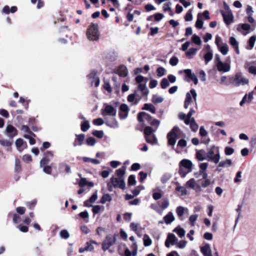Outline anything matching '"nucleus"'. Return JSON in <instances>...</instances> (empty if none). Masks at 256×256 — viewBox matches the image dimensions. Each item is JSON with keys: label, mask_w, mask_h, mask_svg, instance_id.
I'll list each match as a JSON object with an SVG mask.
<instances>
[{"label": "nucleus", "mask_w": 256, "mask_h": 256, "mask_svg": "<svg viewBox=\"0 0 256 256\" xmlns=\"http://www.w3.org/2000/svg\"><path fill=\"white\" fill-rule=\"evenodd\" d=\"M220 158L219 147L212 146L208 150L206 160L217 164L220 162Z\"/></svg>", "instance_id": "1"}, {"label": "nucleus", "mask_w": 256, "mask_h": 256, "mask_svg": "<svg viewBox=\"0 0 256 256\" xmlns=\"http://www.w3.org/2000/svg\"><path fill=\"white\" fill-rule=\"evenodd\" d=\"M86 36L92 41H96L99 39L100 32L98 26L96 24H92L88 28Z\"/></svg>", "instance_id": "2"}, {"label": "nucleus", "mask_w": 256, "mask_h": 256, "mask_svg": "<svg viewBox=\"0 0 256 256\" xmlns=\"http://www.w3.org/2000/svg\"><path fill=\"white\" fill-rule=\"evenodd\" d=\"M216 62V68L218 71L220 72H226L230 70V65L228 62H222L218 54H216L215 56V60Z\"/></svg>", "instance_id": "3"}, {"label": "nucleus", "mask_w": 256, "mask_h": 256, "mask_svg": "<svg viewBox=\"0 0 256 256\" xmlns=\"http://www.w3.org/2000/svg\"><path fill=\"white\" fill-rule=\"evenodd\" d=\"M126 184L124 178L112 177L110 181L108 183V186L110 190L112 186L118 187L122 189L125 188Z\"/></svg>", "instance_id": "4"}, {"label": "nucleus", "mask_w": 256, "mask_h": 256, "mask_svg": "<svg viewBox=\"0 0 256 256\" xmlns=\"http://www.w3.org/2000/svg\"><path fill=\"white\" fill-rule=\"evenodd\" d=\"M116 242V238L114 236L108 235L102 244V249L104 251L108 250L111 246L114 245Z\"/></svg>", "instance_id": "5"}, {"label": "nucleus", "mask_w": 256, "mask_h": 256, "mask_svg": "<svg viewBox=\"0 0 256 256\" xmlns=\"http://www.w3.org/2000/svg\"><path fill=\"white\" fill-rule=\"evenodd\" d=\"M197 94L196 90L194 89L190 90L189 93H188L186 95V98L184 102V107L185 108H188L189 106L192 102V96L193 97L194 100H196Z\"/></svg>", "instance_id": "6"}, {"label": "nucleus", "mask_w": 256, "mask_h": 256, "mask_svg": "<svg viewBox=\"0 0 256 256\" xmlns=\"http://www.w3.org/2000/svg\"><path fill=\"white\" fill-rule=\"evenodd\" d=\"M186 184L188 188L192 189L196 192H200L201 190L200 186L198 184L196 180L194 178H190L186 182Z\"/></svg>", "instance_id": "7"}, {"label": "nucleus", "mask_w": 256, "mask_h": 256, "mask_svg": "<svg viewBox=\"0 0 256 256\" xmlns=\"http://www.w3.org/2000/svg\"><path fill=\"white\" fill-rule=\"evenodd\" d=\"M234 82L236 86H244L248 82V80L244 76L240 73L236 74L235 76Z\"/></svg>", "instance_id": "8"}, {"label": "nucleus", "mask_w": 256, "mask_h": 256, "mask_svg": "<svg viewBox=\"0 0 256 256\" xmlns=\"http://www.w3.org/2000/svg\"><path fill=\"white\" fill-rule=\"evenodd\" d=\"M88 78L90 81L92 85L97 87L100 84V79L97 76V72L95 70H92L88 75Z\"/></svg>", "instance_id": "9"}, {"label": "nucleus", "mask_w": 256, "mask_h": 256, "mask_svg": "<svg viewBox=\"0 0 256 256\" xmlns=\"http://www.w3.org/2000/svg\"><path fill=\"white\" fill-rule=\"evenodd\" d=\"M103 116H114L116 114V110L112 106L106 105L104 110L102 112Z\"/></svg>", "instance_id": "10"}, {"label": "nucleus", "mask_w": 256, "mask_h": 256, "mask_svg": "<svg viewBox=\"0 0 256 256\" xmlns=\"http://www.w3.org/2000/svg\"><path fill=\"white\" fill-rule=\"evenodd\" d=\"M120 110L119 116L120 118L122 119L126 118L129 112L128 106L126 104H122L120 106Z\"/></svg>", "instance_id": "11"}, {"label": "nucleus", "mask_w": 256, "mask_h": 256, "mask_svg": "<svg viewBox=\"0 0 256 256\" xmlns=\"http://www.w3.org/2000/svg\"><path fill=\"white\" fill-rule=\"evenodd\" d=\"M254 92L252 91L248 94H245L240 102V105L242 106L245 103L250 104L254 98Z\"/></svg>", "instance_id": "12"}, {"label": "nucleus", "mask_w": 256, "mask_h": 256, "mask_svg": "<svg viewBox=\"0 0 256 256\" xmlns=\"http://www.w3.org/2000/svg\"><path fill=\"white\" fill-rule=\"evenodd\" d=\"M179 166L184 168L188 170V172H191L192 171V163L190 160L184 159L180 162Z\"/></svg>", "instance_id": "13"}, {"label": "nucleus", "mask_w": 256, "mask_h": 256, "mask_svg": "<svg viewBox=\"0 0 256 256\" xmlns=\"http://www.w3.org/2000/svg\"><path fill=\"white\" fill-rule=\"evenodd\" d=\"M6 134L12 138L17 134L16 129L12 125H7L6 128Z\"/></svg>", "instance_id": "14"}, {"label": "nucleus", "mask_w": 256, "mask_h": 256, "mask_svg": "<svg viewBox=\"0 0 256 256\" xmlns=\"http://www.w3.org/2000/svg\"><path fill=\"white\" fill-rule=\"evenodd\" d=\"M98 190H96L95 192L90 196L88 200H86L84 202V205L86 207H90L92 206L91 203H94L98 199Z\"/></svg>", "instance_id": "15"}, {"label": "nucleus", "mask_w": 256, "mask_h": 256, "mask_svg": "<svg viewBox=\"0 0 256 256\" xmlns=\"http://www.w3.org/2000/svg\"><path fill=\"white\" fill-rule=\"evenodd\" d=\"M200 251L204 256H212L210 246L208 244L202 246Z\"/></svg>", "instance_id": "16"}, {"label": "nucleus", "mask_w": 256, "mask_h": 256, "mask_svg": "<svg viewBox=\"0 0 256 256\" xmlns=\"http://www.w3.org/2000/svg\"><path fill=\"white\" fill-rule=\"evenodd\" d=\"M184 72L187 75V76L190 78L192 81L194 82L195 84H197L198 83V80L194 73L192 72L191 70L186 69L184 70Z\"/></svg>", "instance_id": "17"}, {"label": "nucleus", "mask_w": 256, "mask_h": 256, "mask_svg": "<svg viewBox=\"0 0 256 256\" xmlns=\"http://www.w3.org/2000/svg\"><path fill=\"white\" fill-rule=\"evenodd\" d=\"M16 146L18 150L21 152L26 147V144L24 142V141L21 138H18L16 141Z\"/></svg>", "instance_id": "18"}, {"label": "nucleus", "mask_w": 256, "mask_h": 256, "mask_svg": "<svg viewBox=\"0 0 256 256\" xmlns=\"http://www.w3.org/2000/svg\"><path fill=\"white\" fill-rule=\"evenodd\" d=\"M176 137L177 136L176 135V134H173L172 132H169L167 134L168 144L170 146H174L176 142Z\"/></svg>", "instance_id": "19"}, {"label": "nucleus", "mask_w": 256, "mask_h": 256, "mask_svg": "<svg viewBox=\"0 0 256 256\" xmlns=\"http://www.w3.org/2000/svg\"><path fill=\"white\" fill-rule=\"evenodd\" d=\"M233 164V162L232 160L228 158H226V160L221 161L218 162V167L221 168H228L232 166Z\"/></svg>", "instance_id": "20"}, {"label": "nucleus", "mask_w": 256, "mask_h": 256, "mask_svg": "<svg viewBox=\"0 0 256 256\" xmlns=\"http://www.w3.org/2000/svg\"><path fill=\"white\" fill-rule=\"evenodd\" d=\"M77 138L75 140L74 143V146H81L84 140V134H76Z\"/></svg>", "instance_id": "21"}, {"label": "nucleus", "mask_w": 256, "mask_h": 256, "mask_svg": "<svg viewBox=\"0 0 256 256\" xmlns=\"http://www.w3.org/2000/svg\"><path fill=\"white\" fill-rule=\"evenodd\" d=\"M164 220L166 224H171L175 220L174 214L172 212H169L164 218Z\"/></svg>", "instance_id": "22"}, {"label": "nucleus", "mask_w": 256, "mask_h": 256, "mask_svg": "<svg viewBox=\"0 0 256 256\" xmlns=\"http://www.w3.org/2000/svg\"><path fill=\"white\" fill-rule=\"evenodd\" d=\"M218 48L221 54L224 56L226 55L229 51L228 46L226 43L220 46Z\"/></svg>", "instance_id": "23"}, {"label": "nucleus", "mask_w": 256, "mask_h": 256, "mask_svg": "<svg viewBox=\"0 0 256 256\" xmlns=\"http://www.w3.org/2000/svg\"><path fill=\"white\" fill-rule=\"evenodd\" d=\"M128 70L126 67L124 66H120L118 70V74L120 76L124 77L128 74Z\"/></svg>", "instance_id": "24"}, {"label": "nucleus", "mask_w": 256, "mask_h": 256, "mask_svg": "<svg viewBox=\"0 0 256 256\" xmlns=\"http://www.w3.org/2000/svg\"><path fill=\"white\" fill-rule=\"evenodd\" d=\"M185 212H188V209L183 206H179L176 208V214L180 220H182V216Z\"/></svg>", "instance_id": "25"}, {"label": "nucleus", "mask_w": 256, "mask_h": 256, "mask_svg": "<svg viewBox=\"0 0 256 256\" xmlns=\"http://www.w3.org/2000/svg\"><path fill=\"white\" fill-rule=\"evenodd\" d=\"M186 124H189L192 130L194 132H196L198 128V125L196 123L194 118L190 119L188 123Z\"/></svg>", "instance_id": "26"}, {"label": "nucleus", "mask_w": 256, "mask_h": 256, "mask_svg": "<svg viewBox=\"0 0 256 256\" xmlns=\"http://www.w3.org/2000/svg\"><path fill=\"white\" fill-rule=\"evenodd\" d=\"M106 124L107 126L113 128H116L119 126V124L115 118H113L112 120H107Z\"/></svg>", "instance_id": "27"}, {"label": "nucleus", "mask_w": 256, "mask_h": 256, "mask_svg": "<svg viewBox=\"0 0 256 256\" xmlns=\"http://www.w3.org/2000/svg\"><path fill=\"white\" fill-rule=\"evenodd\" d=\"M146 141L152 144H157L158 140L155 134H152L148 136H146Z\"/></svg>", "instance_id": "28"}, {"label": "nucleus", "mask_w": 256, "mask_h": 256, "mask_svg": "<svg viewBox=\"0 0 256 256\" xmlns=\"http://www.w3.org/2000/svg\"><path fill=\"white\" fill-rule=\"evenodd\" d=\"M150 118L151 116L145 112H140L139 113L138 117V120L140 122H142L144 120H148Z\"/></svg>", "instance_id": "29"}, {"label": "nucleus", "mask_w": 256, "mask_h": 256, "mask_svg": "<svg viewBox=\"0 0 256 256\" xmlns=\"http://www.w3.org/2000/svg\"><path fill=\"white\" fill-rule=\"evenodd\" d=\"M174 232H176L180 238H182L185 236L186 231L180 226H178L174 230Z\"/></svg>", "instance_id": "30"}, {"label": "nucleus", "mask_w": 256, "mask_h": 256, "mask_svg": "<svg viewBox=\"0 0 256 256\" xmlns=\"http://www.w3.org/2000/svg\"><path fill=\"white\" fill-rule=\"evenodd\" d=\"M147 120L148 122L150 124L154 126H155L154 128H156V130L158 129V127L160 126V120H158L156 119H155V118H152V117H151L150 119H148Z\"/></svg>", "instance_id": "31"}, {"label": "nucleus", "mask_w": 256, "mask_h": 256, "mask_svg": "<svg viewBox=\"0 0 256 256\" xmlns=\"http://www.w3.org/2000/svg\"><path fill=\"white\" fill-rule=\"evenodd\" d=\"M198 50L196 48H190L188 50L186 54L188 58H192L196 54Z\"/></svg>", "instance_id": "32"}, {"label": "nucleus", "mask_w": 256, "mask_h": 256, "mask_svg": "<svg viewBox=\"0 0 256 256\" xmlns=\"http://www.w3.org/2000/svg\"><path fill=\"white\" fill-rule=\"evenodd\" d=\"M138 90L142 92L144 94L147 95L149 92L146 87V82L144 83L138 84Z\"/></svg>", "instance_id": "33"}, {"label": "nucleus", "mask_w": 256, "mask_h": 256, "mask_svg": "<svg viewBox=\"0 0 256 256\" xmlns=\"http://www.w3.org/2000/svg\"><path fill=\"white\" fill-rule=\"evenodd\" d=\"M196 158L199 161L206 160V156H204V151L203 150L197 151L196 152Z\"/></svg>", "instance_id": "34"}, {"label": "nucleus", "mask_w": 256, "mask_h": 256, "mask_svg": "<svg viewBox=\"0 0 256 256\" xmlns=\"http://www.w3.org/2000/svg\"><path fill=\"white\" fill-rule=\"evenodd\" d=\"M224 6L226 12H224V10L222 11V16H232V12L230 8L225 2L224 4Z\"/></svg>", "instance_id": "35"}, {"label": "nucleus", "mask_w": 256, "mask_h": 256, "mask_svg": "<svg viewBox=\"0 0 256 256\" xmlns=\"http://www.w3.org/2000/svg\"><path fill=\"white\" fill-rule=\"evenodd\" d=\"M157 130L156 128H152L150 126H146L144 129V134L146 136H152L151 134Z\"/></svg>", "instance_id": "36"}, {"label": "nucleus", "mask_w": 256, "mask_h": 256, "mask_svg": "<svg viewBox=\"0 0 256 256\" xmlns=\"http://www.w3.org/2000/svg\"><path fill=\"white\" fill-rule=\"evenodd\" d=\"M166 240L169 241L172 245L176 244L178 242V239L176 238L174 234H169L168 235Z\"/></svg>", "instance_id": "37"}, {"label": "nucleus", "mask_w": 256, "mask_h": 256, "mask_svg": "<svg viewBox=\"0 0 256 256\" xmlns=\"http://www.w3.org/2000/svg\"><path fill=\"white\" fill-rule=\"evenodd\" d=\"M142 110L150 111L152 114H155L156 112L155 107L152 104H145L144 106L142 108Z\"/></svg>", "instance_id": "38"}, {"label": "nucleus", "mask_w": 256, "mask_h": 256, "mask_svg": "<svg viewBox=\"0 0 256 256\" xmlns=\"http://www.w3.org/2000/svg\"><path fill=\"white\" fill-rule=\"evenodd\" d=\"M144 244L145 246H148L152 244V240L148 234H144L143 237Z\"/></svg>", "instance_id": "39"}, {"label": "nucleus", "mask_w": 256, "mask_h": 256, "mask_svg": "<svg viewBox=\"0 0 256 256\" xmlns=\"http://www.w3.org/2000/svg\"><path fill=\"white\" fill-rule=\"evenodd\" d=\"M164 98L158 95H154L152 98V102L154 104H160L163 102Z\"/></svg>", "instance_id": "40"}, {"label": "nucleus", "mask_w": 256, "mask_h": 256, "mask_svg": "<svg viewBox=\"0 0 256 256\" xmlns=\"http://www.w3.org/2000/svg\"><path fill=\"white\" fill-rule=\"evenodd\" d=\"M213 58V54L211 51L207 52L204 56V59L206 62V64H207L208 62H210Z\"/></svg>", "instance_id": "41"}, {"label": "nucleus", "mask_w": 256, "mask_h": 256, "mask_svg": "<svg viewBox=\"0 0 256 256\" xmlns=\"http://www.w3.org/2000/svg\"><path fill=\"white\" fill-rule=\"evenodd\" d=\"M116 172L118 178H123V176L126 174V168L123 167L122 168H119L116 170Z\"/></svg>", "instance_id": "42"}, {"label": "nucleus", "mask_w": 256, "mask_h": 256, "mask_svg": "<svg viewBox=\"0 0 256 256\" xmlns=\"http://www.w3.org/2000/svg\"><path fill=\"white\" fill-rule=\"evenodd\" d=\"M192 40L196 45H200L202 44L200 38L196 34L193 35L192 38Z\"/></svg>", "instance_id": "43"}, {"label": "nucleus", "mask_w": 256, "mask_h": 256, "mask_svg": "<svg viewBox=\"0 0 256 256\" xmlns=\"http://www.w3.org/2000/svg\"><path fill=\"white\" fill-rule=\"evenodd\" d=\"M90 128V125L88 121L86 120L84 122L81 124V130L83 132L87 131Z\"/></svg>", "instance_id": "44"}, {"label": "nucleus", "mask_w": 256, "mask_h": 256, "mask_svg": "<svg viewBox=\"0 0 256 256\" xmlns=\"http://www.w3.org/2000/svg\"><path fill=\"white\" fill-rule=\"evenodd\" d=\"M176 190L178 192H180L182 196H186L188 194V191L186 188L182 186H177Z\"/></svg>", "instance_id": "45"}, {"label": "nucleus", "mask_w": 256, "mask_h": 256, "mask_svg": "<svg viewBox=\"0 0 256 256\" xmlns=\"http://www.w3.org/2000/svg\"><path fill=\"white\" fill-rule=\"evenodd\" d=\"M170 85V82L168 79L164 78L162 79L160 82V86L162 88L165 89Z\"/></svg>", "instance_id": "46"}, {"label": "nucleus", "mask_w": 256, "mask_h": 256, "mask_svg": "<svg viewBox=\"0 0 256 256\" xmlns=\"http://www.w3.org/2000/svg\"><path fill=\"white\" fill-rule=\"evenodd\" d=\"M112 198L109 194H104L100 202L102 204H104L107 202H110Z\"/></svg>", "instance_id": "47"}, {"label": "nucleus", "mask_w": 256, "mask_h": 256, "mask_svg": "<svg viewBox=\"0 0 256 256\" xmlns=\"http://www.w3.org/2000/svg\"><path fill=\"white\" fill-rule=\"evenodd\" d=\"M83 160L85 162H91L92 163L94 164H100V162L96 159H93L88 157H84L82 158Z\"/></svg>", "instance_id": "48"}, {"label": "nucleus", "mask_w": 256, "mask_h": 256, "mask_svg": "<svg viewBox=\"0 0 256 256\" xmlns=\"http://www.w3.org/2000/svg\"><path fill=\"white\" fill-rule=\"evenodd\" d=\"M234 152V150L231 148L226 146L224 148V154L226 156L232 155Z\"/></svg>", "instance_id": "49"}, {"label": "nucleus", "mask_w": 256, "mask_h": 256, "mask_svg": "<svg viewBox=\"0 0 256 256\" xmlns=\"http://www.w3.org/2000/svg\"><path fill=\"white\" fill-rule=\"evenodd\" d=\"M240 28L244 31L248 32L250 28V26L247 24H240L238 28V30H240Z\"/></svg>", "instance_id": "50"}, {"label": "nucleus", "mask_w": 256, "mask_h": 256, "mask_svg": "<svg viewBox=\"0 0 256 256\" xmlns=\"http://www.w3.org/2000/svg\"><path fill=\"white\" fill-rule=\"evenodd\" d=\"M178 58L177 57L173 56L170 60V64L172 66H176L178 64Z\"/></svg>", "instance_id": "51"}, {"label": "nucleus", "mask_w": 256, "mask_h": 256, "mask_svg": "<svg viewBox=\"0 0 256 256\" xmlns=\"http://www.w3.org/2000/svg\"><path fill=\"white\" fill-rule=\"evenodd\" d=\"M229 42L230 44L233 47L236 46H238V42L236 40L233 36H231L229 38Z\"/></svg>", "instance_id": "52"}, {"label": "nucleus", "mask_w": 256, "mask_h": 256, "mask_svg": "<svg viewBox=\"0 0 256 256\" xmlns=\"http://www.w3.org/2000/svg\"><path fill=\"white\" fill-rule=\"evenodd\" d=\"M60 236L62 238L67 239L70 237V234L68 230H62L60 232Z\"/></svg>", "instance_id": "53"}, {"label": "nucleus", "mask_w": 256, "mask_h": 256, "mask_svg": "<svg viewBox=\"0 0 256 256\" xmlns=\"http://www.w3.org/2000/svg\"><path fill=\"white\" fill-rule=\"evenodd\" d=\"M256 38L255 36H252L248 40V45L250 50L254 48L256 42Z\"/></svg>", "instance_id": "54"}, {"label": "nucleus", "mask_w": 256, "mask_h": 256, "mask_svg": "<svg viewBox=\"0 0 256 256\" xmlns=\"http://www.w3.org/2000/svg\"><path fill=\"white\" fill-rule=\"evenodd\" d=\"M156 72L158 77H162L164 74L165 68L163 67H159L156 70Z\"/></svg>", "instance_id": "55"}, {"label": "nucleus", "mask_w": 256, "mask_h": 256, "mask_svg": "<svg viewBox=\"0 0 256 256\" xmlns=\"http://www.w3.org/2000/svg\"><path fill=\"white\" fill-rule=\"evenodd\" d=\"M187 242L185 240H183L182 241H180V242H177L176 243V246L179 248H184L186 244H187Z\"/></svg>", "instance_id": "56"}, {"label": "nucleus", "mask_w": 256, "mask_h": 256, "mask_svg": "<svg viewBox=\"0 0 256 256\" xmlns=\"http://www.w3.org/2000/svg\"><path fill=\"white\" fill-rule=\"evenodd\" d=\"M194 113H195V111L192 108H190V112L186 115V118L185 119V124L188 123L190 119H191L192 118V116Z\"/></svg>", "instance_id": "57"}, {"label": "nucleus", "mask_w": 256, "mask_h": 256, "mask_svg": "<svg viewBox=\"0 0 256 256\" xmlns=\"http://www.w3.org/2000/svg\"><path fill=\"white\" fill-rule=\"evenodd\" d=\"M203 26V21L201 19V17H198V18L196 23V26L198 29H200Z\"/></svg>", "instance_id": "58"}, {"label": "nucleus", "mask_w": 256, "mask_h": 256, "mask_svg": "<svg viewBox=\"0 0 256 256\" xmlns=\"http://www.w3.org/2000/svg\"><path fill=\"white\" fill-rule=\"evenodd\" d=\"M86 143L88 146H92L96 144V140L94 138L90 137L86 139Z\"/></svg>", "instance_id": "59"}, {"label": "nucleus", "mask_w": 256, "mask_h": 256, "mask_svg": "<svg viewBox=\"0 0 256 256\" xmlns=\"http://www.w3.org/2000/svg\"><path fill=\"white\" fill-rule=\"evenodd\" d=\"M129 185H134L136 184V177L134 175H130L128 179Z\"/></svg>", "instance_id": "60"}, {"label": "nucleus", "mask_w": 256, "mask_h": 256, "mask_svg": "<svg viewBox=\"0 0 256 256\" xmlns=\"http://www.w3.org/2000/svg\"><path fill=\"white\" fill-rule=\"evenodd\" d=\"M93 124L96 126H102L104 124V121L102 118H98L93 120Z\"/></svg>", "instance_id": "61"}, {"label": "nucleus", "mask_w": 256, "mask_h": 256, "mask_svg": "<svg viewBox=\"0 0 256 256\" xmlns=\"http://www.w3.org/2000/svg\"><path fill=\"white\" fill-rule=\"evenodd\" d=\"M171 176H172V175L170 174H168V173L164 174L162 176L161 180L164 183L166 182V181H168V180L170 179Z\"/></svg>", "instance_id": "62"}, {"label": "nucleus", "mask_w": 256, "mask_h": 256, "mask_svg": "<svg viewBox=\"0 0 256 256\" xmlns=\"http://www.w3.org/2000/svg\"><path fill=\"white\" fill-rule=\"evenodd\" d=\"M92 134L98 138H102L104 133L102 130H95L92 132Z\"/></svg>", "instance_id": "63"}, {"label": "nucleus", "mask_w": 256, "mask_h": 256, "mask_svg": "<svg viewBox=\"0 0 256 256\" xmlns=\"http://www.w3.org/2000/svg\"><path fill=\"white\" fill-rule=\"evenodd\" d=\"M162 196V194L160 192L154 191L153 193L152 197L154 199L158 200L160 199Z\"/></svg>", "instance_id": "64"}]
</instances>
